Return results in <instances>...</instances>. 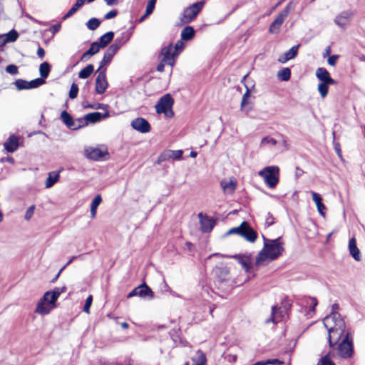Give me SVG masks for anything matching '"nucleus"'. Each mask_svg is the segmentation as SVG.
Here are the masks:
<instances>
[{
  "mask_svg": "<svg viewBox=\"0 0 365 365\" xmlns=\"http://www.w3.org/2000/svg\"><path fill=\"white\" fill-rule=\"evenodd\" d=\"M119 48L120 46L116 43L110 45L107 51L104 53L103 58L101 62L100 68L103 67L105 64L109 63Z\"/></svg>",
  "mask_w": 365,
  "mask_h": 365,
  "instance_id": "obj_14",
  "label": "nucleus"
},
{
  "mask_svg": "<svg viewBox=\"0 0 365 365\" xmlns=\"http://www.w3.org/2000/svg\"><path fill=\"white\" fill-rule=\"evenodd\" d=\"M282 317V312L280 308L277 306H273L272 307V317L270 319L267 320V322H272L273 323H277L279 318Z\"/></svg>",
  "mask_w": 365,
  "mask_h": 365,
  "instance_id": "obj_37",
  "label": "nucleus"
},
{
  "mask_svg": "<svg viewBox=\"0 0 365 365\" xmlns=\"http://www.w3.org/2000/svg\"><path fill=\"white\" fill-rule=\"evenodd\" d=\"M267 364L271 365H283L284 362L279 359H274L267 360Z\"/></svg>",
  "mask_w": 365,
  "mask_h": 365,
  "instance_id": "obj_57",
  "label": "nucleus"
},
{
  "mask_svg": "<svg viewBox=\"0 0 365 365\" xmlns=\"http://www.w3.org/2000/svg\"><path fill=\"white\" fill-rule=\"evenodd\" d=\"M205 2L203 1L197 2L187 8L183 12L182 23H188L193 21L198 13L202 10Z\"/></svg>",
  "mask_w": 365,
  "mask_h": 365,
  "instance_id": "obj_6",
  "label": "nucleus"
},
{
  "mask_svg": "<svg viewBox=\"0 0 365 365\" xmlns=\"http://www.w3.org/2000/svg\"><path fill=\"white\" fill-rule=\"evenodd\" d=\"M49 299H44V295L39 300L36 305L35 312L44 315L48 314L51 310L55 307V304H49Z\"/></svg>",
  "mask_w": 365,
  "mask_h": 365,
  "instance_id": "obj_13",
  "label": "nucleus"
},
{
  "mask_svg": "<svg viewBox=\"0 0 365 365\" xmlns=\"http://www.w3.org/2000/svg\"><path fill=\"white\" fill-rule=\"evenodd\" d=\"M102 202V197L100 195H97L91 202V215L92 218H95L96 215V210L99 205Z\"/></svg>",
  "mask_w": 365,
  "mask_h": 365,
  "instance_id": "obj_33",
  "label": "nucleus"
},
{
  "mask_svg": "<svg viewBox=\"0 0 365 365\" xmlns=\"http://www.w3.org/2000/svg\"><path fill=\"white\" fill-rule=\"evenodd\" d=\"M308 300H310L312 302V305L310 306V311L314 312L315 307H317L318 302L315 297H309Z\"/></svg>",
  "mask_w": 365,
  "mask_h": 365,
  "instance_id": "obj_59",
  "label": "nucleus"
},
{
  "mask_svg": "<svg viewBox=\"0 0 365 365\" xmlns=\"http://www.w3.org/2000/svg\"><path fill=\"white\" fill-rule=\"evenodd\" d=\"M138 297L141 298H147L149 299H153L154 293L152 289L143 282L140 285L138 286Z\"/></svg>",
  "mask_w": 365,
  "mask_h": 365,
  "instance_id": "obj_23",
  "label": "nucleus"
},
{
  "mask_svg": "<svg viewBox=\"0 0 365 365\" xmlns=\"http://www.w3.org/2000/svg\"><path fill=\"white\" fill-rule=\"evenodd\" d=\"M78 93V86L76 83H73L71 86L69 91V98L71 99L76 98Z\"/></svg>",
  "mask_w": 365,
  "mask_h": 365,
  "instance_id": "obj_48",
  "label": "nucleus"
},
{
  "mask_svg": "<svg viewBox=\"0 0 365 365\" xmlns=\"http://www.w3.org/2000/svg\"><path fill=\"white\" fill-rule=\"evenodd\" d=\"M198 217L201 231L205 233L210 232L215 225V221L212 218L204 215L202 213H199Z\"/></svg>",
  "mask_w": 365,
  "mask_h": 365,
  "instance_id": "obj_10",
  "label": "nucleus"
},
{
  "mask_svg": "<svg viewBox=\"0 0 365 365\" xmlns=\"http://www.w3.org/2000/svg\"><path fill=\"white\" fill-rule=\"evenodd\" d=\"M274 223V217H273L272 215L270 213H268L267 217H266V220H265V225L267 227H269V226L272 225Z\"/></svg>",
  "mask_w": 365,
  "mask_h": 365,
  "instance_id": "obj_56",
  "label": "nucleus"
},
{
  "mask_svg": "<svg viewBox=\"0 0 365 365\" xmlns=\"http://www.w3.org/2000/svg\"><path fill=\"white\" fill-rule=\"evenodd\" d=\"M165 64H166V63L164 62L163 60H161L160 62L157 66V68H156L157 71L159 72H163L164 71Z\"/></svg>",
  "mask_w": 365,
  "mask_h": 365,
  "instance_id": "obj_62",
  "label": "nucleus"
},
{
  "mask_svg": "<svg viewBox=\"0 0 365 365\" xmlns=\"http://www.w3.org/2000/svg\"><path fill=\"white\" fill-rule=\"evenodd\" d=\"M354 13L351 11H342L335 19V23H343L346 21H350L353 16Z\"/></svg>",
  "mask_w": 365,
  "mask_h": 365,
  "instance_id": "obj_36",
  "label": "nucleus"
},
{
  "mask_svg": "<svg viewBox=\"0 0 365 365\" xmlns=\"http://www.w3.org/2000/svg\"><path fill=\"white\" fill-rule=\"evenodd\" d=\"M160 55L162 56V59L166 64L173 66L175 63V58L178 56V52L173 51V47L172 43L163 47L161 49Z\"/></svg>",
  "mask_w": 365,
  "mask_h": 365,
  "instance_id": "obj_7",
  "label": "nucleus"
},
{
  "mask_svg": "<svg viewBox=\"0 0 365 365\" xmlns=\"http://www.w3.org/2000/svg\"><path fill=\"white\" fill-rule=\"evenodd\" d=\"M100 50V46L98 42H93L90 48L81 56V60H85L87 57L91 56L97 53Z\"/></svg>",
  "mask_w": 365,
  "mask_h": 365,
  "instance_id": "obj_31",
  "label": "nucleus"
},
{
  "mask_svg": "<svg viewBox=\"0 0 365 365\" xmlns=\"http://www.w3.org/2000/svg\"><path fill=\"white\" fill-rule=\"evenodd\" d=\"M6 72L11 75H16L19 73L18 67L14 64H9L5 68Z\"/></svg>",
  "mask_w": 365,
  "mask_h": 365,
  "instance_id": "obj_49",
  "label": "nucleus"
},
{
  "mask_svg": "<svg viewBox=\"0 0 365 365\" xmlns=\"http://www.w3.org/2000/svg\"><path fill=\"white\" fill-rule=\"evenodd\" d=\"M34 210H35L34 205H31L27 209V210L25 213V215H24V219L26 220H29L31 218V217L34 215Z\"/></svg>",
  "mask_w": 365,
  "mask_h": 365,
  "instance_id": "obj_54",
  "label": "nucleus"
},
{
  "mask_svg": "<svg viewBox=\"0 0 365 365\" xmlns=\"http://www.w3.org/2000/svg\"><path fill=\"white\" fill-rule=\"evenodd\" d=\"M66 291V286L62 287H55L52 291H48L44 293V299H48V297H51V299L48 301L49 304H55L60 294Z\"/></svg>",
  "mask_w": 365,
  "mask_h": 365,
  "instance_id": "obj_19",
  "label": "nucleus"
},
{
  "mask_svg": "<svg viewBox=\"0 0 365 365\" xmlns=\"http://www.w3.org/2000/svg\"><path fill=\"white\" fill-rule=\"evenodd\" d=\"M263 249L258 253L256 257V264L260 266L267 259L274 260L282 255L284 249L281 237L274 240H267L264 237Z\"/></svg>",
  "mask_w": 365,
  "mask_h": 365,
  "instance_id": "obj_2",
  "label": "nucleus"
},
{
  "mask_svg": "<svg viewBox=\"0 0 365 365\" xmlns=\"http://www.w3.org/2000/svg\"><path fill=\"white\" fill-rule=\"evenodd\" d=\"M46 83V81L43 78H37L36 79H34L31 81H28V89H32L39 87L40 86Z\"/></svg>",
  "mask_w": 365,
  "mask_h": 365,
  "instance_id": "obj_41",
  "label": "nucleus"
},
{
  "mask_svg": "<svg viewBox=\"0 0 365 365\" xmlns=\"http://www.w3.org/2000/svg\"><path fill=\"white\" fill-rule=\"evenodd\" d=\"M108 153L97 148H88L85 149V155L87 158L93 160H99Z\"/></svg>",
  "mask_w": 365,
  "mask_h": 365,
  "instance_id": "obj_17",
  "label": "nucleus"
},
{
  "mask_svg": "<svg viewBox=\"0 0 365 365\" xmlns=\"http://www.w3.org/2000/svg\"><path fill=\"white\" fill-rule=\"evenodd\" d=\"M275 145L277 144V140L272 138L270 137H264L261 140V145Z\"/></svg>",
  "mask_w": 365,
  "mask_h": 365,
  "instance_id": "obj_50",
  "label": "nucleus"
},
{
  "mask_svg": "<svg viewBox=\"0 0 365 365\" xmlns=\"http://www.w3.org/2000/svg\"><path fill=\"white\" fill-rule=\"evenodd\" d=\"M109 116L110 113L108 111H106L104 113H101L100 112H93L85 115V120L87 122V125H88L89 123H95L99 122Z\"/></svg>",
  "mask_w": 365,
  "mask_h": 365,
  "instance_id": "obj_18",
  "label": "nucleus"
},
{
  "mask_svg": "<svg viewBox=\"0 0 365 365\" xmlns=\"http://www.w3.org/2000/svg\"><path fill=\"white\" fill-rule=\"evenodd\" d=\"M329 85H331L329 83L322 82L318 85V91L322 98L327 96L329 91Z\"/></svg>",
  "mask_w": 365,
  "mask_h": 365,
  "instance_id": "obj_43",
  "label": "nucleus"
},
{
  "mask_svg": "<svg viewBox=\"0 0 365 365\" xmlns=\"http://www.w3.org/2000/svg\"><path fill=\"white\" fill-rule=\"evenodd\" d=\"M339 355L344 359L349 358L354 353L353 339L351 334L347 331L341 342L337 347Z\"/></svg>",
  "mask_w": 365,
  "mask_h": 365,
  "instance_id": "obj_5",
  "label": "nucleus"
},
{
  "mask_svg": "<svg viewBox=\"0 0 365 365\" xmlns=\"http://www.w3.org/2000/svg\"><path fill=\"white\" fill-rule=\"evenodd\" d=\"M92 302H93V297L91 295H89L87 297V299H86L85 304H84V307L83 309L84 312L89 313V310H90L91 304H92Z\"/></svg>",
  "mask_w": 365,
  "mask_h": 365,
  "instance_id": "obj_51",
  "label": "nucleus"
},
{
  "mask_svg": "<svg viewBox=\"0 0 365 365\" xmlns=\"http://www.w3.org/2000/svg\"><path fill=\"white\" fill-rule=\"evenodd\" d=\"M4 146L8 153L15 152L19 146V137L14 135L9 136L6 141L4 143Z\"/></svg>",
  "mask_w": 365,
  "mask_h": 365,
  "instance_id": "obj_22",
  "label": "nucleus"
},
{
  "mask_svg": "<svg viewBox=\"0 0 365 365\" xmlns=\"http://www.w3.org/2000/svg\"><path fill=\"white\" fill-rule=\"evenodd\" d=\"M323 322L328 331L329 346L334 347L346 333L345 322L338 312H333L331 316L326 317Z\"/></svg>",
  "mask_w": 365,
  "mask_h": 365,
  "instance_id": "obj_1",
  "label": "nucleus"
},
{
  "mask_svg": "<svg viewBox=\"0 0 365 365\" xmlns=\"http://www.w3.org/2000/svg\"><path fill=\"white\" fill-rule=\"evenodd\" d=\"M14 84L19 91L27 90L28 81L24 79H17L14 81Z\"/></svg>",
  "mask_w": 365,
  "mask_h": 365,
  "instance_id": "obj_46",
  "label": "nucleus"
},
{
  "mask_svg": "<svg viewBox=\"0 0 365 365\" xmlns=\"http://www.w3.org/2000/svg\"><path fill=\"white\" fill-rule=\"evenodd\" d=\"M184 48H185L184 43L181 40H179L175 43V47L173 48V51L178 52V56L179 53L184 49Z\"/></svg>",
  "mask_w": 365,
  "mask_h": 365,
  "instance_id": "obj_52",
  "label": "nucleus"
},
{
  "mask_svg": "<svg viewBox=\"0 0 365 365\" xmlns=\"http://www.w3.org/2000/svg\"><path fill=\"white\" fill-rule=\"evenodd\" d=\"M86 0H76V3L73 5V6L71 7V9L67 12L66 14H65L63 18H62V20L64 21L66 20L68 17L72 16L73 14H75L76 12V11L83 5V4L85 3Z\"/></svg>",
  "mask_w": 365,
  "mask_h": 365,
  "instance_id": "obj_34",
  "label": "nucleus"
},
{
  "mask_svg": "<svg viewBox=\"0 0 365 365\" xmlns=\"http://www.w3.org/2000/svg\"><path fill=\"white\" fill-rule=\"evenodd\" d=\"M295 7V4L293 2H289L286 8L279 14L277 18L272 23H283L287 17L288 16L289 11L293 10Z\"/></svg>",
  "mask_w": 365,
  "mask_h": 365,
  "instance_id": "obj_26",
  "label": "nucleus"
},
{
  "mask_svg": "<svg viewBox=\"0 0 365 365\" xmlns=\"http://www.w3.org/2000/svg\"><path fill=\"white\" fill-rule=\"evenodd\" d=\"M93 70L94 66L92 64H88L78 73V77L82 79H86L91 75Z\"/></svg>",
  "mask_w": 365,
  "mask_h": 365,
  "instance_id": "obj_39",
  "label": "nucleus"
},
{
  "mask_svg": "<svg viewBox=\"0 0 365 365\" xmlns=\"http://www.w3.org/2000/svg\"><path fill=\"white\" fill-rule=\"evenodd\" d=\"M61 118L63 123L69 128L73 130V125H75L74 120L72 116L66 110H63L61 113Z\"/></svg>",
  "mask_w": 365,
  "mask_h": 365,
  "instance_id": "obj_32",
  "label": "nucleus"
},
{
  "mask_svg": "<svg viewBox=\"0 0 365 365\" xmlns=\"http://www.w3.org/2000/svg\"><path fill=\"white\" fill-rule=\"evenodd\" d=\"M118 12L116 10H112L109 12H108L105 16H104V19L108 20V19H110L112 18H114L115 16H116Z\"/></svg>",
  "mask_w": 365,
  "mask_h": 365,
  "instance_id": "obj_60",
  "label": "nucleus"
},
{
  "mask_svg": "<svg viewBox=\"0 0 365 365\" xmlns=\"http://www.w3.org/2000/svg\"><path fill=\"white\" fill-rule=\"evenodd\" d=\"M349 250L351 257L356 261L361 260L360 251L356 246V239L352 237L349 242Z\"/></svg>",
  "mask_w": 365,
  "mask_h": 365,
  "instance_id": "obj_27",
  "label": "nucleus"
},
{
  "mask_svg": "<svg viewBox=\"0 0 365 365\" xmlns=\"http://www.w3.org/2000/svg\"><path fill=\"white\" fill-rule=\"evenodd\" d=\"M138 296V287L134 288L128 294V298H131L133 297Z\"/></svg>",
  "mask_w": 365,
  "mask_h": 365,
  "instance_id": "obj_63",
  "label": "nucleus"
},
{
  "mask_svg": "<svg viewBox=\"0 0 365 365\" xmlns=\"http://www.w3.org/2000/svg\"><path fill=\"white\" fill-rule=\"evenodd\" d=\"M61 26V24H53V26L50 28L49 31L51 32L52 35H54L60 30Z\"/></svg>",
  "mask_w": 365,
  "mask_h": 365,
  "instance_id": "obj_61",
  "label": "nucleus"
},
{
  "mask_svg": "<svg viewBox=\"0 0 365 365\" xmlns=\"http://www.w3.org/2000/svg\"><path fill=\"white\" fill-rule=\"evenodd\" d=\"M183 154V151L182 150H164L160 155L158 156L157 160V163L160 164L164 161L169 160L170 159L175 160H180L182 159Z\"/></svg>",
  "mask_w": 365,
  "mask_h": 365,
  "instance_id": "obj_8",
  "label": "nucleus"
},
{
  "mask_svg": "<svg viewBox=\"0 0 365 365\" xmlns=\"http://www.w3.org/2000/svg\"><path fill=\"white\" fill-rule=\"evenodd\" d=\"M245 225H247V222L246 221L242 222L240 224V225L237 227L231 228L226 233V235H232V234H237V235L241 236L242 230L243 227H245Z\"/></svg>",
  "mask_w": 365,
  "mask_h": 365,
  "instance_id": "obj_45",
  "label": "nucleus"
},
{
  "mask_svg": "<svg viewBox=\"0 0 365 365\" xmlns=\"http://www.w3.org/2000/svg\"><path fill=\"white\" fill-rule=\"evenodd\" d=\"M223 257L226 258H234L237 260V262L242 265V268L245 269L246 272H249L250 268V262L252 259V254H245V255H222Z\"/></svg>",
  "mask_w": 365,
  "mask_h": 365,
  "instance_id": "obj_9",
  "label": "nucleus"
},
{
  "mask_svg": "<svg viewBox=\"0 0 365 365\" xmlns=\"http://www.w3.org/2000/svg\"><path fill=\"white\" fill-rule=\"evenodd\" d=\"M241 237L250 242H255L257 238V233L247 222V225H245L242 230Z\"/></svg>",
  "mask_w": 365,
  "mask_h": 365,
  "instance_id": "obj_20",
  "label": "nucleus"
},
{
  "mask_svg": "<svg viewBox=\"0 0 365 365\" xmlns=\"http://www.w3.org/2000/svg\"><path fill=\"white\" fill-rule=\"evenodd\" d=\"M37 55L39 58H43L45 56V51L44 49L39 46L37 49Z\"/></svg>",
  "mask_w": 365,
  "mask_h": 365,
  "instance_id": "obj_64",
  "label": "nucleus"
},
{
  "mask_svg": "<svg viewBox=\"0 0 365 365\" xmlns=\"http://www.w3.org/2000/svg\"><path fill=\"white\" fill-rule=\"evenodd\" d=\"M338 58H339L338 55H332V56H329L328 58V63L332 66H335Z\"/></svg>",
  "mask_w": 365,
  "mask_h": 365,
  "instance_id": "obj_58",
  "label": "nucleus"
},
{
  "mask_svg": "<svg viewBox=\"0 0 365 365\" xmlns=\"http://www.w3.org/2000/svg\"><path fill=\"white\" fill-rule=\"evenodd\" d=\"M174 100L171 95L168 93L161 97L157 102L155 108V111L158 114L163 113L167 118H172L174 116L173 110V106Z\"/></svg>",
  "mask_w": 365,
  "mask_h": 365,
  "instance_id": "obj_3",
  "label": "nucleus"
},
{
  "mask_svg": "<svg viewBox=\"0 0 365 365\" xmlns=\"http://www.w3.org/2000/svg\"><path fill=\"white\" fill-rule=\"evenodd\" d=\"M316 76L322 82L329 83L330 84L336 83V81L331 78L329 73L324 68H318L316 71Z\"/></svg>",
  "mask_w": 365,
  "mask_h": 365,
  "instance_id": "obj_21",
  "label": "nucleus"
},
{
  "mask_svg": "<svg viewBox=\"0 0 365 365\" xmlns=\"http://www.w3.org/2000/svg\"><path fill=\"white\" fill-rule=\"evenodd\" d=\"M250 96V91L249 89L247 88V91L243 95L242 101H241V109L245 110L246 108V106L247 104V98Z\"/></svg>",
  "mask_w": 365,
  "mask_h": 365,
  "instance_id": "obj_53",
  "label": "nucleus"
},
{
  "mask_svg": "<svg viewBox=\"0 0 365 365\" xmlns=\"http://www.w3.org/2000/svg\"><path fill=\"white\" fill-rule=\"evenodd\" d=\"M131 126L133 129L146 133L150 130V125L147 120L143 118H137L132 120Z\"/></svg>",
  "mask_w": 365,
  "mask_h": 365,
  "instance_id": "obj_11",
  "label": "nucleus"
},
{
  "mask_svg": "<svg viewBox=\"0 0 365 365\" xmlns=\"http://www.w3.org/2000/svg\"><path fill=\"white\" fill-rule=\"evenodd\" d=\"M19 33L15 29H11L6 34H0V48L8 43L15 42L19 38Z\"/></svg>",
  "mask_w": 365,
  "mask_h": 365,
  "instance_id": "obj_15",
  "label": "nucleus"
},
{
  "mask_svg": "<svg viewBox=\"0 0 365 365\" xmlns=\"http://www.w3.org/2000/svg\"><path fill=\"white\" fill-rule=\"evenodd\" d=\"M59 179V173H50L46 180V187H51Z\"/></svg>",
  "mask_w": 365,
  "mask_h": 365,
  "instance_id": "obj_35",
  "label": "nucleus"
},
{
  "mask_svg": "<svg viewBox=\"0 0 365 365\" xmlns=\"http://www.w3.org/2000/svg\"><path fill=\"white\" fill-rule=\"evenodd\" d=\"M279 169L277 166H267L260 170L258 174L264 179L268 187L274 188L279 182Z\"/></svg>",
  "mask_w": 365,
  "mask_h": 365,
  "instance_id": "obj_4",
  "label": "nucleus"
},
{
  "mask_svg": "<svg viewBox=\"0 0 365 365\" xmlns=\"http://www.w3.org/2000/svg\"><path fill=\"white\" fill-rule=\"evenodd\" d=\"M108 86L106 71H101L96 77V92L98 94H103Z\"/></svg>",
  "mask_w": 365,
  "mask_h": 365,
  "instance_id": "obj_12",
  "label": "nucleus"
},
{
  "mask_svg": "<svg viewBox=\"0 0 365 365\" xmlns=\"http://www.w3.org/2000/svg\"><path fill=\"white\" fill-rule=\"evenodd\" d=\"M220 185L225 192L232 194L236 188V182L231 179L230 181L222 180Z\"/></svg>",
  "mask_w": 365,
  "mask_h": 365,
  "instance_id": "obj_28",
  "label": "nucleus"
},
{
  "mask_svg": "<svg viewBox=\"0 0 365 365\" xmlns=\"http://www.w3.org/2000/svg\"><path fill=\"white\" fill-rule=\"evenodd\" d=\"M277 78L283 81H287L290 79L291 70L289 68H283L277 72Z\"/></svg>",
  "mask_w": 365,
  "mask_h": 365,
  "instance_id": "obj_40",
  "label": "nucleus"
},
{
  "mask_svg": "<svg viewBox=\"0 0 365 365\" xmlns=\"http://www.w3.org/2000/svg\"><path fill=\"white\" fill-rule=\"evenodd\" d=\"M74 123H75V125H73V130H78V129H80L83 127L88 125L87 122L85 120V115L82 118H78L74 120Z\"/></svg>",
  "mask_w": 365,
  "mask_h": 365,
  "instance_id": "obj_44",
  "label": "nucleus"
},
{
  "mask_svg": "<svg viewBox=\"0 0 365 365\" xmlns=\"http://www.w3.org/2000/svg\"><path fill=\"white\" fill-rule=\"evenodd\" d=\"M312 200L315 202L319 213L322 216L325 217V211L327 210L326 206L322 202V198L319 194L312 192Z\"/></svg>",
  "mask_w": 365,
  "mask_h": 365,
  "instance_id": "obj_25",
  "label": "nucleus"
},
{
  "mask_svg": "<svg viewBox=\"0 0 365 365\" xmlns=\"http://www.w3.org/2000/svg\"><path fill=\"white\" fill-rule=\"evenodd\" d=\"M281 24H270L269 32L271 34H277L279 31Z\"/></svg>",
  "mask_w": 365,
  "mask_h": 365,
  "instance_id": "obj_55",
  "label": "nucleus"
},
{
  "mask_svg": "<svg viewBox=\"0 0 365 365\" xmlns=\"http://www.w3.org/2000/svg\"><path fill=\"white\" fill-rule=\"evenodd\" d=\"M156 0H150L148 1L147 6H146V11L145 14L140 18V21H143L145 16L150 15L153 11L155 6Z\"/></svg>",
  "mask_w": 365,
  "mask_h": 365,
  "instance_id": "obj_42",
  "label": "nucleus"
},
{
  "mask_svg": "<svg viewBox=\"0 0 365 365\" xmlns=\"http://www.w3.org/2000/svg\"><path fill=\"white\" fill-rule=\"evenodd\" d=\"M195 31L192 26H186L181 31V39L183 41H190L195 36Z\"/></svg>",
  "mask_w": 365,
  "mask_h": 365,
  "instance_id": "obj_30",
  "label": "nucleus"
},
{
  "mask_svg": "<svg viewBox=\"0 0 365 365\" xmlns=\"http://www.w3.org/2000/svg\"><path fill=\"white\" fill-rule=\"evenodd\" d=\"M215 274L221 282H226L230 279V271L227 267H216Z\"/></svg>",
  "mask_w": 365,
  "mask_h": 365,
  "instance_id": "obj_24",
  "label": "nucleus"
},
{
  "mask_svg": "<svg viewBox=\"0 0 365 365\" xmlns=\"http://www.w3.org/2000/svg\"><path fill=\"white\" fill-rule=\"evenodd\" d=\"M300 45L297 44L292 46L289 51L279 56L277 61L281 63H285L288 61L294 59L298 54V50Z\"/></svg>",
  "mask_w": 365,
  "mask_h": 365,
  "instance_id": "obj_16",
  "label": "nucleus"
},
{
  "mask_svg": "<svg viewBox=\"0 0 365 365\" xmlns=\"http://www.w3.org/2000/svg\"><path fill=\"white\" fill-rule=\"evenodd\" d=\"M50 71L51 65L48 62L42 63L39 66L40 78H46L49 75Z\"/></svg>",
  "mask_w": 365,
  "mask_h": 365,
  "instance_id": "obj_38",
  "label": "nucleus"
},
{
  "mask_svg": "<svg viewBox=\"0 0 365 365\" xmlns=\"http://www.w3.org/2000/svg\"><path fill=\"white\" fill-rule=\"evenodd\" d=\"M114 37V33L112 31H108L101 36L99 38V42H98V45L101 48H104L107 46V45L111 42Z\"/></svg>",
  "mask_w": 365,
  "mask_h": 365,
  "instance_id": "obj_29",
  "label": "nucleus"
},
{
  "mask_svg": "<svg viewBox=\"0 0 365 365\" xmlns=\"http://www.w3.org/2000/svg\"><path fill=\"white\" fill-rule=\"evenodd\" d=\"M317 365H335V364L330 359L329 354H327L319 360Z\"/></svg>",
  "mask_w": 365,
  "mask_h": 365,
  "instance_id": "obj_47",
  "label": "nucleus"
}]
</instances>
